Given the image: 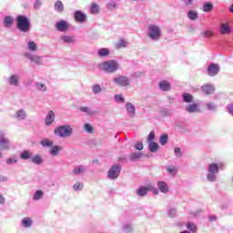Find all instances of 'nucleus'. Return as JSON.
<instances>
[{
    "label": "nucleus",
    "instance_id": "a19ab883",
    "mask_svg": "<svg viewBox=\"0 0 233 233\" xmlns=\"http://www.w3.org/2000/svg\"><path fill=\"white\" fill-rule=\"evenodd\" d=\"M187 17L188 19H190L191 21H196V19H198V12L194 11V10H189L187 12Z\"/></svg>",
    "mask_w": 233,
    "mask_h": 233
},
{
    "label": "nucleus",
    "instance_id": "39448f33",
    "mask_svg": "<svg viewBox=\"0 0 233 233\" xmlns=\"http://www.w3.org/2000/svg\"><path fill=\"white\" fill-rule=\"evenodd\" d=\"M55 134L57 136V137L65 139V137H72V134H74V128L70 125L59 126L55 128Z\"/></svg>",
    "mask_w": 233,
    "mask_h": 233
},
{
    "label": "nucleus",
    "instance_id": "864d4df0",
    "mask_svg": "<svg viewBox=\"0 0 233 233\" xmlns=\"http://www.w3.org/2000/svg\"><path fill=\"white\" fill-rule=\"evenodd\" d=\"M139 157H141V153H132L130 155L131 161H136L137 159H139Z\"/></svg>",
    "mask_w": 233,
    "mask_h": 233
},
{
    "label": "nucleus",
    "instance_id": "6e6d98bb",
    "mask_svg": "<svg viewBox=\"0 0 233 233\" xmlns=\"http://www.w3.org/2000/svg\"><path fill=\"white\" fill-rule=\"evenodd\" d=\"M212 35H214V33H212V31L207 30L201 33L202 37H212Z\"/></svg>",
    "mask_w": 233,
    "mask_h": 233
},
{
    "label": "nucleus",
    "instance_id": "0eeeda50",
    "mask_svg": "<svg viewBox=\"0 0 233 233\" xmlns=\"http://www.w3.org/2000/svg\"><path fill=\"white\" fill-rule=\"evenodd\" d=\"M119 174H121V165L115 164L108 170L107 177L109 179H117L119 177Z\"/></svg>",
    "mask_w": 233,
    "mask_h": 233
},
{
    "label": "nucleus",
    "instance_id": "c9c22d12",
    "mask_svg": "<svg viewBox=\"0 0 233 233\" xmlns=\"http://www.w3.org/2000/svg\"><path fill=\"white\" fill-rule=\"evenodd\" d=\"M20 158L24 160L32 159V153L28 150H25L20 154Z\"/></svg>",
    "mask_w": 233,
    "mask_h": 233
},
{
    "label": "nucleus",
    "instance_id": "b1692460",
    "mask_svg": "<svg viewBox=\"0 0 233 233\" xmlns=\"http://www.w3.org/2000/svg\"><path fill=\"white\" fill-rule=\"evenodd\" d=\"M216 90V87L212 84H207L202 86V91L204 94H207L208 96L210 94H214V91Z\"/></svg>",
    "mask_w": 233,
    "mask_h": 233
},
{
    "label": "nucleus",
    "instance_id": "a18cd8bd",
    "mask_svg": "<svg viewBox=\"0 0 233 233\" xmlns=\"http://www.w3.org/2000/svg\"><path fill=\"white\" fill-rule=\"evenodd\" d=\"M101 90H102L101 89V85H99V84L93 85V86H92L93 94L97 95L101 92Z\"/></svg>",
    "mask_w": 233,
    "mask_h": 233
},
{
    "label": "nucleus",
    "instance_id": "dca6fc26",
    "mask_svg": "<svg viewBox=\"0 0 233 233\" xmlns=\"http://www.w3.org/2000/svg\"><path fill=\"white\" fill-rule=\"evenodd\" d=\"M35 88L36 92H40L41 94L48 92V86L45 82H35Z\"/></svg>",
    "mask_w": 233,
    "mask_h": 233
},
{
    "label": "nucleus",
    "instance_id": "f704fd0d",
    "mask_svg": "<svg viewBox=\"0 0 233 233\" xmlns=\"http://www.w3.org/2000/svg\"><path fill=\"white\" fill-rule=\"evenodd\" d=\"M149 152L156 153L159 150V145L156 142H148Z\"/></svg>",
    "mask_w": 233,
    "mask_h": 233
},
{
    "label": "nucleus",
    "instance_id": "69168bd1",
    "mask_svg": "<svg viewBox=\"0 0 233 233\" xmlns=\"http://www.w3.org/2000/svg\"><path fill=\"white\" fill-rule=\"evenodd\" d=\"M0 181H8V177L5 176V175H0Z\"/></svg>",
    "mask_w": 233,
    "mask_h": 233
},
{
    "label": "nucleus",
    "instance_id": "8fccbe9b",
    "mask_svg": "<svg viewBox=\"0 0 233 233\" xmlns=\"http://www.w3.org/2000/svg\"><path fill=\"white\" fill-rule=\"evenodd\" d=\"M73 188L76 192H79L81 190H83V184L80 182H76Z\"/></svg>",
    "mask_w": 233,
    "mask_h": 233
},
{
    "label": "nucleus",
    "instance_id": "2f4dec72",
    "mask_svg": "<svg viewBox=\"0 0 233 233\" xmlns=\"http://www.w3.org/2000/svg\"><path fill=\"white\" fill-rule=\"evenodd\" d=\"M182 99L184 103H194V96L189 93H183Z\"/></svg>",
    "mask_w": 233,
    "mask_h": 233
},
{
    "label": "nucleus",
    "instance_id": "1a4fd4ad",
    "mask_svg": "<svg viewBox=\"0 0 233 233\" xmlns=\"http://www.w3.org/2000/svg\"><path fill=\"white\" fill-rule=\"evenodd\" d=\"M6 83L9 86H19L21 85V76L18 74H11L6 79Z\"/></svg>",
    "mask_w": 233,
    "mask_h": 233
},
{
    "label": "nucleus",
    "instance_id": "bb28decb",
    "mask_svg": "<svg viewBox=\"0 0 233 233\" xmlns=\"http://www.w3.org/2000/svg\"><path fill=\"white\" fill-rule=\"evenodd\" d=\"M40 145L44 147V148H51L54 146V141L48 138H44L40 141Z\"/></svg>",
    "mask_w": 233,
    "mask_h": 233
},
{
    "label": "nucleus",
    "instance_id": "20e7f679",
    "mask_svg": "<svg viewBox=\"0 0 233 233\" xmlns=\"http://www.w3.org/2000/svg\"><path fill=\"white\" fill-rule=\"evenodd\" d=\"M16 28L20 32H24V34L30 32L31 24L28 17L25 15H18L16 17Z\"/></svg>",
    "mask_w": 233,
    "mask_h": 233
},
{
    "label": "nucleus",
    "instance_id": "423d86ee",
    "mask_svg": "<svg viewBox=\"0 0 233 233\" xmlns=\"http://www.w3.org/2000/svg\"><path fill=\"white\" fill-rule=\"evenodd\" d=\"M8 150H12V142L10 138L6 137L5 132L0 131V151L5 152Z\"/></svg>",
    "mask_w": 233,
    "mask_h": 233
},
{
    "label": "nucleus",
    "instance_id": "aec40b11",
    "mask_svg": "<svg viewBox=\"0 0 233 233\" xmlns=\"http://www.w3.org/2000/svg\"><path fill=\"white\" fill-rule=\"evenodd\" d=\"M63 151V147L58 145L52 146L51 148L49 149V154L53 157H57L59 156V153Z\"/></svg>",
    "mask_w": 233,
    "mask_h": 233
},
{
    "label": "nucleus",
    "instance_id": "393cba45",
    "mask_svg": "<svg viewBox=\"0 0 233 233\" xmlns=\"http://www.w3.org/2000/svg\"><path fill=\"white\" fill-rule=\"evenodd\" d=\"M34 221L30 217H25L21 220V225L24 228H30L32 227Z\"/></svg>",
    "mask_w": 233,
    "mask_h": 233
},
{
    "label": "nucleus",
    "instance_id": "f3484780",
    "mask_svg": "<svg viewBox=\"0 0 233 233\" xmlns=\"http://www.w3.org/2000/svg\"><path fill=\"white\" fill-rule=\"evenodd\" d=\"M126 110L128 117H136V106L131 102L126 103Z\"/></svg>",
    "mask_w": 233,
    "mask_h": 233
},
{
    "label": "nucleus",
    "instance_id": "6ab92c4d",
    "mask_svg": "<svg viewBox=\"0 0 233 233\" xmlns=\"http://www.w3.org/2000/svg\"><path fill=\"white\" fill-rule=\"evenodd\" d=\"M75 20L77 21V23H85L86 21V15L83 13V11H76L74 14Z\"/></svg>",
    "mask_w": 233,
    "mask_h": 233
},
{
    "label": "nucleus",
    "instance_id": "774afa93",
    "mask_svg": "<svg viewBox=\"0 0 233 233\" xmlns=\"http://www.w3.org/2000/svg\"><path fill=\"white\" fill-rule=\"evenodd\" d=\"M41 6V0H35V8H39Z\"/></svg>",
    "mask_w": 233,
    "mask_h": 233
},
{
    "label": "nucleus",
    "instance_id": "ddd939ff",
    "mask_svg": "<svg viewBox=\"0 0 233 233\" xmlns=\"http://www.w3.org/2000/svg\"><path fill=\"white\" fill-rule=\"evenodd\" d=\"M220 67L218 64H210L208 67V76L214 77L219 74Z\"/></svg>",
    "mask_w": 233,
    "mask_h": 233
},
{
    "label": "nucleus",
    "instance_id": "338daca9",
    "mask_svg": "<svg viewBox=\"0 0 233 233\" xmlns=\"http://www.w3.org/2000/svg\"><path fill=\"white\" fill-rule=\"evenodd\" d=\"M186 6H188L194 3V0H183Z\"/></svg>",
    "mask_w": 233,
    "mask_h": 233
},
{
    "label": "nucleus",
    "instance_id": "72a5a7b5",
    "mask_svg": "<svg viewBox=\"0 0 233 233\" xmlns=\"http://www.w3.org/2000/svg\"><path fill=\"white\" fill-rule=\"evenodd\" d=\"M110 55V50H108V48H100L97 51V56L98 57H106L107 56Z\"/></svg>",
    "mask_w": 233,
    "mask_h": 233
},
{
    "label": "nucleus",
    "instance_id": "7c9ffc66",
    "mask_svg": "<svg viewBox=\"0 0 233 233\" xmlns=\"http://www.w3.org/2000/svg\"><path fill=\"white\" fill-rule=\"evenodd\" d=\"M14 25V17L13 16H5L4 18V26L5 28H10Z\"/></svg>",
    "mask_w": 233,
    "mask_h": 233
},
{
    "label": "nucleus",
    "instance_id": "e2e57ef3",
    "mask_svg": "<svg viewBox=\"0 0 233 233\" xmlns=\"http://www.w3.org/2000/svg\"><path fill=\"white\" fill-rule=\"evenodd\" d=\"M228 114L233 116V104H229L227 106Z\"/></svg>",
    "mask_w": 233,
    "mask_h": 233
},
{
    "label": "nucleus",
    "instance_id": "4c0bfd02",
    "mask_svg": "<svg viewBox=\"0 0 233 233\" xmlns=\"http://www.w3.org/2000/svg\"><path fill=\"white\" fill-rule=\"evenodd\" d=\"M166 170L170 176H176L177 174V168L176 166H167L166 167Z\"/></svg>",
    "mask_w": 233,
    "mask_h": 233
},
{
    "label": "nucleus",
    "instance_id": "680f3d73",
    "mask_svg": "<svg viewBox=\"0 0 233 233\" xmlns=\"http://www.w3.org/2000/svg\"><path fill=\"white\" fill-rule=\"evenodd\" d=\"M135 148H136V150H143V142H137L135 145Z\"/></svg>",
    "mask_w": 233,
    "mask_h": 233
},
{
    "label": "nucleus",
    "instance_id": "09e8293b",
    "mask_svg": "<svg viewBox=\"0 0 233 233\" xmlns=\"http://www.w3.org/2000/svg\"><path fill=\"white\" fill-rule=\"evenodd\" d=\"M159 143L162 146L167 145V143H168V135H162V136H160Z\"/></svg>",
    "mask_w": 233,
    "mask_h": 233
},
{
    "label": "nucleus",
    "instance_id": "9b49d317",
    "mask_svg": "<svg viewBox=\"0 0 233 233\" xmlns=\"http://www.w3.org/2000/svg\"><path fill=\"white\" fill-rule=\"evenodd\" d=\"M14 118L16 121H26L28 119V113L25 108H19L15 112Z\"/></svg>",
    "mask_w": 233,
    "mask_h": 233
},
{
    "label": "nucleus",
    "instance_id": "052dcab7",
    "mask_svg": "<svg viewBox=\"0 0 233 233\" xmlns=\"http://www.w3.org/2000/svg\"><path fill=\"white\" fill-rule=\"evenodd\" d=\"M175 156L176 157H182L183 153H181V148L175 147Z\"/></svg>",
    "mask_w": 233,
    "mask_h": 233
},
{
    "label": "nucleus",
    "instance_id": "bf43d9fd",
    "mask_svg": "<svg viewBox=\"0 0 233 233\" xmlns=\"http://www.w3.org/2000/svg\"><path fill=\"white\" fill-rule=\"evenodd\" d=\"M117 4L116 2H110L106 5L107 10H114V8H116Z\"/></svg>",
    "mask_w": 233,
    "mask_h": 233
},
{
    "label": "nucleus",
    "instance_id": "e433bc0d",
    "mask_svg": "<svg viewBox=\"0 0 233 233\" xmlns=\"http://www.w3.org/2000/svg\"><path fill=\"white\" fill-rule=\"evenodd\" d=\"M137 194L140 198H144V196H147V194H148V188H147L146 187H141L137 190Z\"/></svg>",
    "mask_w": 233,
    "mask_h": 233
},
{
    "label": "nucleus",
    "instance_id": "0e129e2a",
    "mask_svg": "<svg viewBox=\"0 0 233 233\" xmlns=\"http://www.w3.org/2000/svg\"><path fill=\"white\" fill-rule=\"evenodd\" d=\"M5 201H6V199L0 193V205H5Z\"/></svg>",
    "mask_w": 233,
    "mask_h": 233
},
{
    "label": "nucleus",
    "instance_id": "37998d69",
    "mask_svg": "<svg viewBox=\"0 0 233 233\" xmlns=\"http://www.w3.org/2000/svg\"><path fill=\"white\" fill-rule=\"evenodd\" d=\"M84 130L85 132H86L87 134H94L95 130H94V127H92V125L86 123L84 125Z\"/></svg>",
    "mask_w": 233,
    "mask_h": 233
},
{
    "label": "nucleus",
    "instance_id": "cd10ccee",
    "mask_svg": "<svg viewBox=\"0 0 233 233\" xmlns=\"http://www.w3.org/2000/svg\"><path fill=\"white\" fill-rule=\"evenodd\" d=\"M100 8H99V5H97L96 3H93L91 5H90V8H89V12L90 14H92L93 15H97V14H99L100 12Z\"/></svg>",
    "mask_w": 233,
    "mask_h": 233
},
{
    "label": "nucleus",
    "instance_id": "a211bd4d",
    "mask_svg": "<svg viewBox=\"0 0 233 233\" xmlns=\"http://www.w3.org/2000/svg\"><path fill=\"white\" fill-rule=\"evenodd\" d=\"M73 176H85L86 174V167L85 166H76L72 171Z\"/></svg>",
    "mask_w": 233,
    "mask_h": 233
},
{
    "label": "nucleus",
    "instance_id": "4468645a",
    "mask_svg": "<svg viewBox=\"0 0 233 233\" xmlns=\"http://www.w3.org/2000/svg\"><path fill=\"white\" fill-rule=\"evenodd\" d=\"M56 28L58 32H67V30L70 28V24L65 20H60L56 22Z\"/></svg>",
    "mask_w": 233,
    "mask_h": 233
},
{
    "label": "nucleus",
    "instance_id": "412c9836",
    "mask_svg": "<svg viewBox=\"0 0 233 233\" xmlns=\"http://www.w3.org/2000/svg\"><path fill=\"white\" fill-rule=\"evenodd\" d=\"M60 41H62V43H64L65 45H72L73 43H76V37L72 35H63L60 36Z\"/></svg>",
    "mask_w": 233,
    "mask_h": 233
},
{
    "label": "nucleus",
    "instance_id": "f03ea898",
    "mask_svg": "<svg viewBox=\"0 0 233 233\" xmlns=\"http://www.w3.org/2000/svg\"><path fill=\"white\" fill-rule=\"evenodd\" d=\"M98 68L107 74H115L119 70V63L116 60L105 61L98 65Z\"/></svg>",
    "mask_w": 233,
    "mask_h": 233
},
{
    "label": "nucleus",
    "instance_id": "2eb2a0df",
    "mask_svg": "<svg viewBox=\"0 0 233 233\" xmlns=\"http://www.w3.org/2000/svg\"><path fill=\"white\" fill-rule=\"evenodd\" d=\"M158 88L161 92H170L172 90V85L167 80H161L158 83Z\"/></svg>",
    "mask_w": 233,
    "mask_h": 233
},
{
    "label": "nucleus",
    "instance_id": "5fc2aeb1",
    "mask_svg": "<svg viewBox=\"0 0 233 233\" xmlns=\"http://www.w3.org/2000/svg\"><path fill=\"white\" fill-rule=\"evenodd\" d=\"M115 101L116 103H125V98L122 95H115Z\"/></svg>",
    "mask_w": 233,
    "mask_h": 233
},
{
    "label": "nucleus",
    "instance_id": "de8ad7c7",
    "mask_svg": "<svg viewBox=\"0 0 233 233\" xmlns=\"http://www.w3.org/2000/svg\"><path fill=\"white\" fill-rule=\"evenodd\" d=\"M80 112H84L85 114H87L88 116H92L94 114V111L86 106H80L79 108Z\"/></svg>",
    "mask_w": 233,
    "mask_h": 233
},
{
    "label": "nucleus",
    "instance_id": "5701e85b",
    "mask_svg": "<svg viewBox=\"0 0 233 233\" xmlns=\"http://www.w3.org/2000/svg\"><path fill=\"white\" fill-rule=\"evenodd\" d=\"M157 187H158V190H160V192H162V194L168 193V184H167V182L158 181L157 182Z\"/></svg>",
    "mask_w": 233,
    "mask_h": 233
},
{
    "label": "nucleus",
    "instance_id": "79ce46f5",
    "mask_svg": "<svg viewBox=\"0 0 233 233\" xmlns=\"http://www.w3.org/2000/svg\"><path fill=\"white\" fill-rule=\"evenodd\" d=\"M206 106L210 112H216L218 110V105H216L214 102H208L206 104Z\"/></svg>",
    "mask_w": 233,
    "mask_h": 233
},
{
    "label": "nucleus",
    "instance_id": "f8f14e48",
    "mask_svg": "<svg viewBox=\"0 0 233 233\" xmlns=\"http://www.w3.org/2000/svg\"><path fill=\"white\" fill-rule=\"evenodd\" d=\"M185 110L187 114H199V112H201V107L199 106V104L192 103L187 105L185 107Z\"/></svg>",
    "mask_w": 233,
    "mask_h": 233
},
{
    "label": "nucleus",
    "instance_id": "58836bf2",
    "mask_svg": "<svg viewBox=\"0 0 233 233\" xmlns=\"http://www.w3.org/2000/svg\"><path fill=\"white\" fill-rule=\"evenodd\" d=\"M27 48L30 52H37V44L34 41L27 42Z\"/></svg>",
    "mask_w": 233,
    "mask_h": 233
},
{
    "label": "nucleus",
    "instance_id": "13d9d810",
    "mask_svg": "<svg viewBox=\"0 0 233 233\" xmlns=\"http://www.w3.org/2000/svg\"><path fill=\"white\" fill-rule=\"evenodd\" d=\"M127 43L124 39H120L117 43L118 48H127Z\"/></svg>",
    "mask_w": 233,
    "mask_h": 233
},
{
    "label": "nucleus",
    "instance_id": "603ef678",
    "mask_svg": "<svg viewBox=\"0 0 233 233\" xmlns=\"http://www.w3.org/2000/svg\"><path fill=\"white\" fill-rule=\"evenodd\" d=\"M154 139H156V133L154 131H151L147 137V142L152 143L154 142Z\"/></svg>",
    "mask_w": 233,
    "mask_h": 233
},
{
    "label": "nucleus",
    "instance_id": "4d7b16f0",
    "mask_svg": "<svg viewBox=\"0 0 233 233\" xmlns=\"http://www.w3.org/2000/svg\"><path fill=\"white\" fill-rule=\"evenodd\" d=\"M177 212V211L176 210V208H170V209L167 210V216L169 218H176Z\"/></svg>",
    "mask_w": 233,
    "mask_h": 233
},
{
    "label": "nucleus",
    "instance_id": "7ed1b4c3",
    "mask_svg": "<svg viewBox=\"0 0 233 233\" xmlns=\"http://www.w3.org/2000/svg\"><path fill=\"white\" fill-rule=\"evenodd\" d=\"M163 35V32L161 31V27L159 25H156L151 24L147 27V37L151 41H159Z\"/></svg>",
    "mask_w": 233,
    "mask_h": 233
},
{
    "label": "nucleus",
    "instance_id": "ea45409f",
    "mask_svg": "<svg viewBox=\"0 0 233 233\" xmlns=\"http://www.w3.org/2000/svg\"><path fill=\"white\" fill-rule=\"evenodd\" d=\"M31 159L32 163L35 165H41L43 163V157L41 155H35V157H32Z\"/></svg>",
    "mask_w": 233,
    "mask_h": 233
},
{
    "label": "nucleus",
    "instance_id": "c03bdc74",
    "mask_svg": "<svg viewBox=\"0 0 233 233\" xmlns=\"http://www.w3.org/2000/svg\"><path fill=\"white\" fill-rule=\"evenodd\" d=\"M187 230H190L191 232H198V226L192 222H188L187 224Z\"/></svg>",
    "mask_w": 233,
    "mask_h": 233
},
{
    "label": "nucleus",
    "instance_id": "c85d7f7f",
    "mask_svg": "<svg viewBox=\"0 0 233 233\" xmlns=\"http://www.w3.org/2000/svg\"><path fill=\"white\" fill-rule=\"evenodd\" d=\"M232 32V28L228 26V24H221L220 25V34L225 35V34H230Z\"/></svg>",
    "mask_w": 233,
    "mask_h": 233
},
{
    "label": "nucleus",
    "instance_id": "49530a36",
    "mask_svg": "<svg viewBox=\"0 0 233 233\" xmlns=\"http://www.w3.org/2000/svg\"><path fill=\"white\" fill-rule=\"evenodd\" d=\"M123 231L126 233H133L134 228H132V225H130V224H125L123 226Z\"/></svg>",
    "mask_w": 233,
    "mask_h": 233
},
{
    "label": "nucleus",
    "instance_id": "f257e3e1",
    "mask_svg": "<svg viewBox=\"0 0 233 233\" xmlns=\"http://www.w3.org/2000/svg\"><path fill=\"white\" fill-rule=\"evenodd\" d=\"M223 169V163H209L207 167L206 179L208 183H216L218 181V175Z\"/></svg>",
    "mask_w": 233,
    "mask_h": 233
},
{
    "label": "nucleus",
    "instance_id": "3c124183",
    "mask_svg": "<svg viewBox=\"0 0 233 233\" xmlns=\"http://www.w3.org/2000/svg\"><path fill=\"white\" fill-rule=\"evenodd\" d=\"M6 165H15L17 163V158L16 157H8L5 160Z\"/></svg>",
    "mask_w": 233,
    "mask_h": 233
},
{
    "label": "nucleus",
    "instance_id": "4be33fe9",
    "mask_svg": "<svg viewBox=\"0 0 233 233\" xmlns=\"http://www.w3.org/2000/svg\"><path fill=\"white\" fill-rule=\"evenodd\" d=\"M54 121H56V114L54 111H49L45 120L46 126L50 127Z\"/></svg>",
    "mask_w": 233,
    "mask_h": 233
},
{
    "label": "nucleus",
    "instance_id": "473e14b6",
    "mask_svg": "<svg viewBox=\"0 0 233 233\" xmlns=\"http://www.w3.org/2000/svg\"><path fill=\"white\" fill-rule=\"evenodd\" d=\"M214 9V4H212V2H206L203 5L202 10L203 12H212V10Z\"/></svg>",
    "mask_w": 233,
    "mask_h": 233
},
{
    "label": "nucleus",
    "instance_id": "9d476101",
    "mask_svg": "<svg viewBox=\"0 0 233 233\" xmlns=\"http://www.w3.org/2000/svg\"><path fill=\"white\" fill-rule=\"evenodd\" d=\"M113 83L117 85V86H128L130 85V79L128 76H119L113 78Z\"/></svg>",
    "mask_w": 233,
    "mask_h": 233
},
{
    "label": "nucleus",
    "instance_id": "6e6552de",
    "mask_svg": "<svg viewBox=\"0 0 233 233\" xmlns=\"http://www.w3.org/2000/svg\"><path fill=\"white\" fill-rule=\"evenodd\" d=\"M24 57L31 61V63H35V65H43V56L34 55L30 52H26L24 54Z\"/></svg>",
    "mask_w": 233,
    "mask_h": 233
},
{
    "label": "nucleus",
    "instance_id": "c756f323",
    "mask_svg": "<svg viewBox=\"0 0 233 233\" xmlns=\"http://www.w3.org/2000/svg\"><path fill=\"white\" fill-rule=\"evenodd\" d=\"M44 196H45V192H43V190L41 189H37L33 195V200L39 201L40 199H43Z\"/></svg>",
    "mask_w": 233,
    "mask_h": 233
},
{
    "label": "nucleus",
    "instance_id": "a878e982",
    "mask_svg": "<svg viewBox=\"0 0 233 233\" xmlns=\"http://www.w3.org/2000/svg\"><path fill=\"white\" fill-rule=\"evenodd\" d=\"M55 11H56L57 14H63V12H65V5H63L61 0H57L55 3Z\"/></svg>",
    "mask_w": 233,
    "mask_h": 233
}]
</instances>
